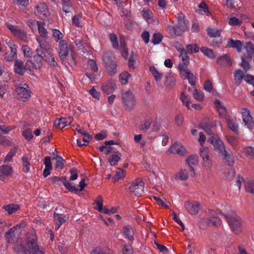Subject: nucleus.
<instances>
[{
	"instance_id": "nucleus-1",
	"label": "nucleus",
	"mask_w": 254,
	"mask_h": 254,
	"mask_svg": "<svg viewBox=\"0 0 254 254\" xmlns=\"http://www.w3.org/2000/svg\"><path fill=\"white\" fill-rule=\"evenodd\" d=\"M27 249L24 251V254H44L42 248L37 244V237L34 230H31L26 234Z\"/></svg>"
},
{
	"instance_id": "nucleus-2",
	"label": "nucleus",
	"mask_w": 254,
	"mask_h": 254,
	"mask_svg": "<svg viewBox=\"0 0 254 254\" xmlns=\"http://www.w3.org/2000/svg\"><path fill=\"white\" fill-rule=\"evenodd\" d=\"M166 30L170 36H181L187 29V26L184 17L181 15L178 17V23L175 26L169 25L166 27Z\"/></svg>"
},
{
	"instance_id": "nucleus-3",
	"label": "nucleus",
	"mask_w": 254,
	"mask_h": 254,
	"mask_svg": "<svg viewBox=\"0 0 254 254\" xmlns=\"http://www.w3.org/2000/svg\"><path fill=\"white\" fill-rule=\"evenodd\" d=\"M229 225L235 234H239L242 230V221L240 217L235 212H232L226 216Z\"/></svg>"
},
{
	"instance_id": "nucleus-4",
	"label": "nucleus",
	"mask_w": 254,
	"mask_h": 254,
	"mask_svg": "<svg viewBox=\"0 0 254 254\" xmlns=\"http://www.w3.org/2000/svg\"><path fill=\"white\" fill-rule=\"evenodd\" d=\"M14 95L17 99L26 101L31 97V91L28 85L24 84V86L18 87L15 89Z\"/></svg>"
},
{
	"instance_id": "nucleus-5",
	"label": "nucleus",
	"mask_w": 254,
	"mask_h": 254,
	"mask_svg": "<svg viewBox=\"0 0 254 254\" xmlns=\"http://www.w3.org/2000/svg\"><path fill=\"white\" fill-rule=\"evenodd\" d=\"M122 97L126 110L130 111L133 109L135 105V101L132 92L130 91L123 92Z\"/></svg>"
},
{
	"instance_id": "nucleus-6",
	"label": "nucleus",
	"mask_w": 254,
	"mask_h": 254,
	"mask_svg": "<svg viewBox=\"0 0 254 254\" xmlns=\"http://www.w3.org/2000/svg\"><path fill=\"white\" fill-rule=\"evenodd\" d=\"M144 189V183L140 178H138L133 181L129 187L130 192L137 197L140 196L143 193Z\"/></svg>"
},
{
	"instance_id": "nucleus-7",
	"label": "nucleus",
	"mask_w": 254,
	"mask_h": 254,
	"mask_svg": "<svg viewBox=\"0 0 254 254\" xmlns=\"http://www.w3.org/2000/svg\"><path fill=\"white\" fill-rule=\"evenodd\" d=\"M188 64H180L178 65V67L181 75L184 77V79H187L189 80V83L191 86H193L195 85V78L189 69L188 67Z\"/></svg>"
},
{
	"instance_id": "nucleus-8",
	"label": "nucleus",
	"mask_w": 254,
	"mask_h": 254,
	"mask_svg": "<svg viewBox=\"0 0 254 254\" xmlns=\"http://www.w3.org/2000/svg\"><path fill=\"white\" fill-rule=\"evenodd\" d=\"M200 155L203 161L202 166L206 170H211V160L209 155L208 148L202 146L200 149Z\"/></svg>"
},
{
	"instance_id": "nucleus-9",
	"label": "nucleus",
	"mask_w": 254,
	"mask_h": 254,
	"mask_svg": "<svg viewBox=\"0 0 254 254\" xmlns=\"http://www.w3.org/2000/svg\"><path fill=\"white\" fill-rule=\"evenodd\" d=\"M243 121L249 129H251L254 126V122L252 117L250 114V111L247 108H242L241 109Z\"/></svg>"
},
{
	"instance_id": "nucleus-10",
	"label": "nucleus",
	"mask_w": 254,
	"mask_h": 254,
	"mask_svg": "<svg viewBox=\"0 0 254 254\" xmlns=\"http://www.w3.org/2000/svg\"><path fill=\"white\" fill-rule=\"evenodd\" d=\"M21 231L17 230L16 227H13L5 233V238L8 243H15L20 239L19 234Z\"/></svg>"
},
{
	"instance_id": "nucleus-11",
	"label": "nucleus",
	"mask_w": 254,
	"mask_h": 254,
	"mask_svg": "<svg viewBox=\"0 0 254 254\" xmlns=\"http://www.w3.org/2000/svg\"><path fill=\"white\" fill-rule=\"evenodd\" d=\"M217 215V214L215 211L209 210V216L210 218L207 219H203L202 221L205 222L206 224L208 226H219L221 224V220Z\"/></svg>"
},
{
	"instance_id": "nucleus-12",
	"label": "nucleus",
	"mask_w": 254,
	"mask_h": 254,
	"mask_svg": "<svg viewBox=\"0 0 254 254\" xmlns=\"http://www.w3.org/2000/svg\"><path fill=\"white\" fill-rule=\"evenodd\" d=\"M58 51L61 60L64 62L65 61L69 50L66 42L61 40L59 43Z\"/></svg>"
},
{
	"instance_id": "nucleus-13",
	"label": "nucleus",
	"mask_w": 254,
	"mask_h": 254,
	"mask_svg": "<svg viewBox=\"0 0 254 254\" xmlns=\"http://www.w3.org/2000/svg\"><path fill=\"white\" fill-rule=\"evenodd\" d=\"M209 141L213 145L215 150L218 152L219 154L226 149L223 142L220 137L218 136H211L209 138Z\"/></svg>"
},
{
	"instance_id": "nucleus-14",
	"label": "nucleus",
	"mask_w": 254,
	"mask_h": 254,
	"mask_svg": "<svg viewBox=\"0 0 254 254\" xmlns=\"http://www.w3.org/2000/svg\"><path fill=\"white\" fill-rule=\"evenodd\" d=\"M185 207L191 215H196L200 210V203L197 202L191 203L187 201L185 203Z\"/></svg>"
},
{
	"instance_id": "nucleus-15",
	"label": "nucleus",
	"mask_w": 254,
	"mask_h": 254,
	"mask_svg": "<svg viewBox=\"0 0 254 254\" xmlns=\"http://www.w3.org/2000/svg\"><path fill=\"white\" fill-rule=\"evenodd\" d=\"M199 126L208 134L210 135L213 133L214 125L209 119L206 118L203 120L200 123Z\"/></svg>"
},
{
	"instance_id": "nucleus-16",
	"label": "nucleus",
	"mask_w": 254,
	"mask_h": 254,
	"mask_svg": "<svg viewBox=\"0 0 254 254\" xmlns=\"http://www.w3.org/2000/svg\"><path fill=\"white\" fill-rule=\"evenodd\" d=\"M13 69L16 74L20 76L23 75L26 70V66L24 62L19 59H17L15 61Z\"/></svg>"
},
{
	"instance_id": "nucleus-17",
	"label": "nucleus",
	"mask_w": 254,
	"mask_h": 254,
	"mask_svg": "<svg viewBox=\"0 0 254 254\" xmlns=\"http://www.w3.org/2000/svg\"><path fill=\"white\" fill-rule=\"evenodd\" d=\"M170 152L180 155H184L186 153V149L182 144L179 142H175L170 148Z\"/></svg>"
},
{
	"instance_id": "nucleus-18",
	"label": "nucleus",
	"mask_w": 254,
	"mask_h": 254,
	"mask_svg": "<svg viewBox=\"0 0 254 254\" xmlns=\"http://www.w3.org/2000/svg\"><path fill=\"white\" fill-rule=\"evenodd\" d=\"M187 165V167L189 171L190 175L191 177H194L195 176L194 166L197 164V159L195 156H190L188 157L186 161Z\"/></svg>"
},
{
	"instance_id": "nucleus-19",
	"label": "nucleus",
	"mask_w": 254,
	"mask_h": 254,
	"mask_svg": "<svg viewBox=\"0 0 254 254\" xmlns=\"http://www.w3.org/2000/svg\"><path fill=\"white\" fill-rule=\"evenodd\" d=\"M101 88L103 92L109 95L116 89V84L114 80H110L103 83Z\"/></svg>"
},
{
	"instance_id": "nucleus-20",
	"label": "nucleus",
	"mask_w": 254,
	"mask_h": 254,
	"mask_svg": "<svg viewBox=\"0 0 254 254\" xmlns=\"http://www.w3.org/2000/svg\"><path fill=\"white\" fill-rule=\"evenodd\" d=\"M219 154L227 165L232 166L234 164L235 162L234 156L233 154L229 153L226 149L223 150Z\"/></svg>"
},
{
	"instance_id": "nucleus-21",
	"label": "nucleus",
	"mask_w": 254,
	"mask_h": 254,
	"mask_svg": "<svg viewBox=\"0 0 254 254\" xmlns=\"http://www.w3.org/2000/svg\"><path fill=\"white\" fill-rule=\"evenodd\" d=\"M72 120L73 119L70 117L56 119L55 120L54 125L60 128H63L65 126L70 125Z\"/></svg>"
},
{
	"instance_id": "nucleus-22",
	"label": "nucleus",
	"mask_w": 254,
	"mask_h": 254,
	"mask_svg": "<svg viewBox=\"0 0 254 254\" xmlns=\"http://www.w3.org/2000/svg\"><path fill=\"white\" fill-rule=\"evenodd\" d=\"M226 47L235 48L238 52H241L243 49V43L240 40H234L231 39L227 43Z\"/></svg>"
},
{
	"instance_id": "nucleus-23",
	"label": "nucleus",
	"mask_w": 254,
	"mask_h": 254,
	"mask_svg": "<svg viewBox=\"0 0 254 254\" xmlns=\"http://www.w3.org/2000/svg\"><path fill=\"white\" fill-rule=\"evenodd\" d=\"M54 221L56 223V228L55 230L57 231L58 230L60 226L64 223L66 220V217L64 215L62 214H58L55 213L54 214Z\"/></svg>"
},
{
	"instance_id": "nucleus-24",
	"label": "nucleus",
	"mask_w": 254,
	"mask_h": 254,
	"mask_svg": "<svg viewBox=\"0 0 254 254\" xmlns=\"http://www.w3.org/2000/svg\"><path fill=\"white\" fill-rule=\"evenodd\" d=\"M37 13L40 16L47 17L49 15L48 7L44 3H39L36 6Z\"/></svg>"
},
{
	"instance_id": "nucleus-25",
	"label": "nucleus",
	"mask_w": 254,
	"mask_h": 254,
	"mask_svg": "<svg viewBox=\"0 0 254 254\" xmlns=\"http://www.w3.org/2000/svg\"><path fill=\"white\" fill-rule=\"evenodd\" d=\"M116 58L115 56L110 51H106L104 52L102 59L105 66L109 65L111 62H114Z\"/></svg>"
},
{
	"instance_id": "nucleus-26",
	"label": "nucleus",
	"mask_w": 254,
	"mask_h": 254,
	"mask_svg": "<svg viewBox=\"0 0 254 254\" xmlns=\"http://www.w3.org/2000/svg\"><path fill=\"white\" fill-rule=\"evenodd\" d=\"M2 208L10 215L17 211L20 209V206L16 204L10 203L4 205Z\"/></svg>"
},
{
	"instance_id": "nucleus-27",
	"label": "nucleus",
	"mask_w": 254,
	"mask_h": 254,
	"mask_svg": "<svg viewBox=\"0 0 254 254\" xmlns=\"http://www.w3.org/2000/svg\"><path fill=\"white\" fill-rule=\"evenodd\" d=\"M47 39V38H42V37H36V40L39 44V48H41L45 50H50V46L46 41Z\"/></svg>"
},
{
	"instance_id": "nucleus-28",
	"label": "nucleus",
	"mask_w": 254,
	"mask_h": 254,
	"mask_svg": "<svg viewBox=\"0 0 254 254\" xmlns=\"http://www.w3.org/2000/svg\"><path fill=\"white\" fill-rule=\"evenodd\" d=\"M217 63L218 64L221 65H225L230 67L232 65V62L228 56L225 55L221 57L217 60Z\"/></svg>"
},
{
	"instance_id": "nucleus-29",
	"label": "nucleus",
	"mask_w": 254,
	"mask_h": 254,
	"mask_svg": "<svg viewBox=\"0 0 254 254\" xmlns=\"http://www.w3.org/2000/svg\"><path fill=\"white\" fill-rule=\"evenodd\" d=\"M123 231L124 234L127 237L129 240H134V231L132 227L130 226H124Z\"/></svg>"
},
{
	"instance_id": "nucleus-30",
	"label": "nucleus",
	"mask_w": 254,
	"mask_h": 254,
	"mask_svg": "<svg viewBox=\"0 0 254 254\" xmlns=\"http://www.w3.org/2000/svg\"><path fill=\"white\" fill-rule=\"evenodd\" d=\"M22 164L23 166V171L25 173L29 172L30 170V164L29 162L30 157L28 155H24L22 158Z\"/></svg>"
},
{
	"instance_id": "nucleus-31",
	"label": "nucleus",
	"mask_w": 254,
	"mask_h": 254,
	"mask_svg": "<svg viewBox=\"0 0 254 254\" xmlns=\"http://www.w3.org/2000/svg\"><path fill=\"white\" fill-rule=\"evenodd\" d=\"M226 122L230 129L235 133L238 132V126L234 119H231L229 117L226 118Z\"/></svg>"
},
{
	"instance_id": "nucleus-32",
	"label": "nucleus",
	"mask_w": 254,
	"mask_h": 254,
	"mask_svg": "<svg viewBox=\"0 0 254 254\" xmlns=\"http://www.w3.org/2000/svg\"><path fill=\"white\" fill-rule=\"evenodd\" d=\"M38 29L40 34L39 36L37 37H42V38H48V31L44 27V24L43 23L37 21V22Z\"/></svg>"
},
{
	"instance_id": "nucleus-33",
	"label": "nucleus",
	"mask_w": 254,
	"mask_h": 254,
	"mask_svg": "<svg viewBox=\"0 0 254 254\" xmlns=\"http://www.w3.org/2000/svg\"><path fill=\"white\" fill-rule=\"evenodd\" d=\"M245 76L244 72L241 69L237 70L234 72V78L237 85L241 84Z\"/></svg>"
},
{
	"instance_id": "nucleus-34",
	"label": "nucleus",
	"mask_w": 254,
	"mask_h": 254,
	"mask_svg": "<svg viewBox=\"0 0 254 254\" xmlns=\"http://www.w3.org/2000/svg\"><path fill=\"white\" fill-rule=\"evenodd\" d=\"M185 49L187 54H192L197 53L199 48L196 44H191L187 45Z\"/></svg>"
},
{
	"instance_id": "nucleus-35",
	"label": "nucleus",
	"mask_w": 254,
	"mask_h": 254,
	"mask_svg": "<svg viewBox=\"0 0 254 254\" xmlns=\"http://www.w3.org/2000/svg\"><path fill=\"white\" fill-rule=\"evenodd\" d=\"M130 76V74L126 71H124L120 74L119 80L122 85H126Z\"/></svg>"
},
{
	"instance_id": "nucleus-36",
	"label": "nucleus",
	"mask_w": 254,
	"mask_h": 254,
	"mask_svg": "<svg viewBox=\"0 0 254 254\" xmlns=\"http://www.w3.org/2000/svg\"><path fill=\"white\" fill-rule=\"evenodd\" d=\"M120 158L121 153L117 151L114 154L112 155L111 158L109 159V162L111 166H116Z\"/></svg>"
},
{
	"instance_id": "nucleus-37",
	"label": "nucleus",
	"mask_w": 254,
	"mask_h": 254,
	"mask_svg": "<svg viewBox=\"0 0 254 254\" xmlns=\"http://www.w3.org/2000/svg\"><path fill=\"white\" fill-rule=\"evenodd\" d=\"M188 169H182L176 175V178L182 181H185L189 178Z\"/></svg>"
},
{
	"instance_id": "nucleus-38",
	"label": "nucleus",
	"mask_w": 254,
	"mask_h": 254,
	"mask_svg": "<svg viewBox=\"0 0 254 254\" xmlns=\"http://www.w3.org/2000/svg\"><path fill=\"white\" fill-rule=\"evenodd\" d=\"M207 35L210 37H219L221 36V29L208 28Z\"/></svg>"
},
{
	"instance_id": "nucleus-39",
	"label": "nucleus",
	"mask_w": 254,
	"mask_h": 254,
	"mask_svg": "<svg viewBox=\"0 0 254 254\" xmlns=\"http://www.w3.org/2000/svg\"><path fill=\"white\" fill-rule=\"evenodd\" d=\"M43 61H44V59L35 55L33 57V62L32 63L33 67L35 69L40 68L43 64Z\"/></svg>"
},
{
	"instance_id": "nucleus-40",
	"label": "nucleus",
	"mask_w": 254,
	"mask_h": 254,
	"mask_svg": "<svg viewBox=\"0 0 254 254\" xmlns=\"http://www.w3.org/2000/svg\"><path fill=\"white\" fill-rule=\"evenodd\" d=\"M245 48L248 57L251 59L254 55V45L252 42H249L246 44Z\"/></svg>"
},
{
	"instance_id": "nucleus-41",
	"label": "nucleus",
	"mask_w": 254,
	"mask_h": 254,
	"mask_svg": "<svg viewBox=\"0 0 254 254\" xmlns=\"http://www.w3.org/2000/svg\"><path fill=\"white\" fill-rule=\"evenodd\" d=\"M0 172L3 176H8L11 175L12 173V168L8 165H2L0 166Z\"/></svg>"
},
{
	"instance_id": "nucleus-42",
	"label": "nucleus",
	"mask_w": 254,
	"mask_h": 254,
	"mask_svg": "<svg viewBox=\"0 0 254 254\" xmlns=\"http://www.w3.org/2000/svg\"><path fill=\"white\" fill-rule=\"evenodd\" d=\"M200 49L201 52L207 57L210 59H214L215 58V55L212 49L205 47H202Z\"/></svg>"
},
{
	"instance_id": "nucleus-43",
	"label": "nucleus",
	"mask_w": 254,
	"mask_h": 254,
	"mask_svg": "<svg viewBox=\"0 0 254 254\" xmlns=\"http://www.w3.org/2000/svg\"><path fill=\"white\" fill-rule=\"evenodd\" d=\"M117 66L118 64H113L112 65H110L109 64L105 67L108 74L111 76H114L117 73Z\"/></svg>"
},
{
	"instance_id": "nucleus-44",
	"label": "nucleus",
	"mask_w": 254,
	"mask_h": 254,
	"mask_svg": "<svg viewBox=\"0 0 254 254\" xmlns=\"http://www.w3.org/2000/svg\"><path fill=\"white\" fill-rule=\"evenodd\" d=\"M149 70L151 72L156 81H160L162 77V74L160 73L157 68L153 66L149 67Z\"/></svg>"
},
{
	"instance_id": "nucleus-45",
	"label": "nucleus",
	"mask_w": 254,
	"mask_h": 254,
	"mask_svg": "<svg viewBox=\"0 0 254 254\" xmlns=\"http://www.w3.org/2000/svg\"><path fill=\"white\" fill-rule=\"evenodd\" d=\"M3 59L6 62H12L17 58V52H11L10 53H6L2 56Z\"/></svg>"
},
{
	"instance_id": "nucleus-46",
	"label": "nucleus",
	"mask_w": 254,
	"mask_h": 254,
	"mask_svg": "<svg viewBox=\"0 0 254 254\" xmlns=\"http://www.w3.org/2000/svg\"><path fill=\"white\" fill-rule=\"evenodd\" d=\"M245 190L250 193H254V181H248L245 182Z\"/></svg>"
},
{
	"instance_id": "nucleus-47",
	"label": "nucleus",
	"mask_w": 254,
	"mask_h": 254,
	"mask_svg": "<svg viewBox=\"0 0 254 254\" xmlns=\"http://www.w3.org/2000/svg\"><path fill=\"white\" fill-rule=\"evenodd\" d=\"M63 185L66 189L71 192L77 193L78 191V189L74 186H73L72 183L68 182L66 179H65Z\"/></svg>"
},
{
	"instance_id": "nucleus-48",
	"label": "nucleus",
	"mask_w": 254,
	"mask_h": 254,
	"mask_svg": "<svg viewBox=\"0 0 254 254\" xmlns=\"http://www.w3.org/2000/svg\"><path fill=\"white\" fill-rule=\"evenodd\" d=\"M44 61H46L49 64L54 67L57 66V63L55 61V58L50 53H48L47 56L44 59Z\"/></svg>"
},
{
	"instance_id": "nucleus-49",
	"label": "nucleus",
	"mask_w": 254,
	"mask_h": 254,
	"mask_svg": "<svg viewBox=\"0 0 254 254\" xmlns=\"http://www.w3.org/2000/svg\"><path fill=\"white\" fill-rule=\"evenodd\" d=\"M56 162V168L62 169L64 168V163L65 160L61 156H57L54 158Z\"/></svg>"
},
{
	"instance_id": "nucleus-50",
	"label": "nucleus",
	"mask_w": 254,
	"mask_h": 254,
	"mask_svg": "<svg viewBox=\"0 0 254 254\" xmlns=\"http://www.w3.org/2000/svg\"><path fill=\"white\" fill-rule=\"evenodd\" d=\"M180 99L188 109H190V100L184 92L181 93Z\"/></svg>"
},
{
	"instance_id": "nucleus-51",
	"label": "nucleus",
	"mask_w": 254,
	"mask_h": 254,
	"mask_svg": "<svg viewBox=\"0 0 254 254\" xmlns=\"http://www.w3.org/2000/svg\"><path fill=\"white\" fill-rule=\"evenodd\" d=\"M17 150V147L12 148L6 155L4 159V162H8L10 161L12 157L15 154Z\"/></svg>"
},
{
	"instance_id": "nucleus-52",
	"label": "nucleus",
	"mask_w": 254,
	"mask_h": 254,
	"mask_svg": "<svg viewBox=\"0 0 254 254\" xmlns=\"http://www.w3.org/2000/svg\"><path fill=\"white\" fill-rule=\"evenodd\" d=\"M244 152L248 158H253L254 156V147L247 146L244 148Z\"/></svg>"
},
{
	"instance_id": "nucleus-53",
	"label": "nucleus",
	"mask_w": 254,
	"mask_h": 254,
	"mask_svg": "<svg viewBox=\"0 0 254 254\" xmlns=\"http://www.w3.org/2000/svg\"><path fill=\"white\" fill-rule=\"evenodd\" d=\"M53 37L55 41L58 42L60 39H62L64 36L62 32L57 29L52 30Z\"/></svg>"
},
{
	"instance_id": "nucleus-54",
	"label": "nucleus",
	"mask_w": 254,
	"mask_h": 254,
	"mask_svg": "<svg viewBox=\"0 0 254 254\" xmlns=\"http://www.w3.org/2000/svg\"><path fill=\"white\" fill-rule=\"evenodd\" d=\"M14 36L21 40H25L27 37L26 32L19 28L14 34Z\"/></svg>"
},
{
	"instance_id": "nucleus-55",
	"label": "nucleus",
	"mask_w": 254,
	"mask_h": 254,
	"mask_svg": "<svg viewBox=\"0 0 254 254\" xmlns=\"http://www.w3.org/2000/svg\"><path fill=\"white\" fill-rule=\"evenodd\" d=\"M36 56H39L43 59H45L49 53V50H45L44 49L37 48L36 49Z\"/></svg>"
},
{
	"instance_id": "nucleus-56",
	"label": "nucleus",
	"mask_w": 254,
	"mask_h": 254,
	"mask_svg": "<svg viewBox=\"0 0 254 254\" xmlns=\"http://www.w3.org/2000/svg\"><path fill=\"white\" fill-rule=\"evenodd\" d=\"M109 37L113 47L115 49H118L119 48V44L117 36L114 33H110Z\"/></svg>"
},
{
	"instance_id": "nucleus-57",
	"label": "nucleus",
	"mask_w": 254,
	"mask_h": 254,
	"mask_svg": "<svg viewBox=\"0 0 254 254\" xmlns=\"http://www.w3.org/2000/svg\"><path fill=\"white\" fill-rule=\"evenodd\" d=\"M21 50L24 56L27 57H31L32 56V50L27 45L22 46Z\"/></svg>"
},
{
	"instance_id": "nucleus-58",
	"label": "nucleus",
	"mask_w": 254,
	"mask_h": 254,
	"mask_svg": "<svg viewBox=\"0 0 254 254\" xmlns=\"http://www.w3.org/2000/svg\"><path fill=\"white\" fill-rule=\"evenodd\" d=\"M163 36L160 33H154L153 35L152 42L154 44H158L161 42Z\"/></svg>"
},
{
	"instance_id": "nucleus-59",
	"label": "nucleus",
	"mask_w": 254,
	"mask_h": 254,
	"mask_svg": "<svg viewBox=\"0 0 254 254\" xmlns=\"http://www.w3.org/2000/svg\"><path fill=\"white\" fill-rule=\"evenodd\" d=\"M151 121L150 120H148L146 121L143 124H142L139 126V129L141 131H146L150 127L151 124Z\"/></svg>"
},
{
	"instance_id": "nucleus-60",
	"label": "nucleus",
	"mask_w": 254,
	"mask_h": 254,
	"mask_svg": "<svg viewBox=\"0 0 254 254\" xmlns=\"http://www.w3.org/2000/svg\"><path fill=\"white\" fill-rule=\"evenodd\" d=\"M228 22L230 25L234 26H240L242 23V21L235 17L228 18Z\"/></svg>"
},
{
	"instance_id": "nucleus-61",
	"label": "nucleus",
	"mask_w": 254,
	"mask_h": 254,
	"mask_svg": "<svg viewBox=\"0 0 254 254\" xmlns=\"http://www.w3.org/2000/svg\"><path fill=\"white\" fill-rule=\"evenodd\" d=\"M65 179V177H58L56 176H54L50 178L53 183L57 184L58 185H61V183L64 184Z\"/></svg>"
},
{
	"instance_id": "nucleus-62",
	"label": "nucleus",
	"mask_w": 254,
	"mask_h": 254,
	"mask_svg": "<svg viewBox=\"0 0 254 254\" xmlns=\"http://www.w3.org/2000/svg\"><path fill=\"white\" fill-rule=\"evenodd\" d=\"M5 43L9 47L11 52H17L16 45L12 40L7 39L5 40Z\"/></svg>"
},
{
	"instance_id": "nucleus-63",
	"label": "nucleus",
	"mask_w": 254,
	"mask_h": 254,
	"mask_svg": "<svg viewBox=\"0 0 254 254\" xmlns=\"http://www.w3.org/2000/svg\"><path fill=\"white\" fill-rule=\"evenodd\" d=\"M193 97L199 101H201L203 100L204 95L203 93L201 91H199L195 89L193 93Z\"/></svg>"
},
{
	"instance_id": "nucleus-64",
	"label": "nucleus",
	"mask_w": 254,
	"mask_h": 254,
	"mask_svg": "<svg viewBox=\"0 0 254 254\" xmlns=\"http://www.w3.org/2000/svg\"><path fill=\"white\" fill-rule=\"evenodd\" d=\"M22 135L28 141L31 140L33 137L32 131L29 128L23 131Z\"/></svg>"
}]
</instances>
